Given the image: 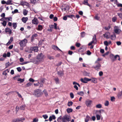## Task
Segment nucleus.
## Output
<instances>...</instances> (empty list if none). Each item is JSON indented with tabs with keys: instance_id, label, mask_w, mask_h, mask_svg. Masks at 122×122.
<instances>
[{
	"instance_id": "1",
	"label": "nucleus",
	"mask_w": 122,
	"mask_h": 122,
	"mask_svg": "<svg viewBox=\"0 0 122 122\" xmlns=\"http://www.w3.org/2000/svg\"><path fill=\"white\" fill-rule=\"evenodd\" d=\"M71 117L69 116L65 115L63 117L61 116L58 117L57 121L58 122H68L70 121Z\"/></svg>"
},
{
	"instance_id": "2",
	"label": "nucleus",
	"mask_w": 122,
	"mask_h": 122,
	"mask_svg": "<svg viewBox=\"0 0 122 122\" xmlns=\"http://www.w3.org/2000/svg\"><path fill=\"white\" fill-rule=\"evenodd\" d=\"M44 55L41 53L38 54L37 56V59H35L33 61V62L35 64H38L39 61H41L43 59Z\"/></svg>"
},
{
	"instance_id": "3",
	"label": "nucleus",
	"mask_w": 122,
	"mask_h": 122,
	"mask_svg": "<svg viewBox=\"0 0 122 122\" xmlns=\"http://www.w3.org/2000/svg\"><path fill=\"white\" fill-rule=\"evenodd\" d=\"M34 94L37 97H40L42 95L43 93L41 90L40 89H37L34 91Z\"/></svg>"
},
{
	"instance_id": "4",
	"label": "nucleus",
	"mask_w": 122,
	"mask_h": 122,
	"mask_svg": "<svg viewBox=\"0 0 122 122\" xmlns=\"http://www.w3.org/2000/svg\"><path fill=\"white\" fill-rule=\"evenodd\" d=\"M19 41L20 42L19 43V44L21 47L25 46H26V44L27 42V40L26 39H24L22 40H20Z\"/></svg>"
},
{
	"instance_id": "5",
	"label": "nucleus",
	"mask_w": 122,
	"mask_h": 122,
	"mask_svg": "<svg viewBox=\"0 0 122 122\" xmlns=\"http://www.w3.org/2000/svg\"><path fill=\"white\" fill-rule=\"evenodd\" d=\"M30 51H25L26 52L31 53L32 52V51H33L35 52H37L38 51V47L37 46H32L30 47Z\"/></svg>"
},
{
	"instance_id": "6",
	"label": "nucleus",
	"mask_w": 122,
	"mask_h": 122,
	"mask_svg": "<svg viewBox=\"0 0 122 122\" xmlns=\"http://www.w3.org/2000/svg\"><path fill=\"white\" fill-rule=\"evenodd\" d=\"M114 31L116 34H118L121 32V30L118 26H115L114 28Z\"/></svg>"
},
{
	"instance_id": "7",
	"label": "nucleus",
	"mask_w": 122,
	"mask_h": 122,
	"mask_svg": "<svg viewBox=\"0 0 122 122\" xmlns=\"http://www.w3.org/2000/svg\"><path fill=\"white\" fill-rule=\"evenodd\" d=\"M32 23L34 24L37 25L39 23V22L37 19L36 17H35L32 20Z\"/></svg>"
},
{
	"instance_id": "8",
	"label": "nucleus",
	"mask_w": 122,
	"mask_h": 122,
	"mask_svg": "<svg viewBox=\"0 0 122 122\" xmlns=\"http://www.w3.org/2000/svg\"><path fill=\"white\" fill-rule=\"evenodd\" d=\"M5 31L6 33L8 32L10 34H11L12 33V31L10 28L7 27L5 29Z\"/></svg>"
},
{
	"instance_id": "9",
	"label": "nucleus",
	"mask_w": 122,
	"mask_h": 122,
	"mask_svg": "<svg viewBox=\"0 0 122 122\" xmlns=\"http://www.w3.org/2000/svg\"><path fill=\"white\" fill-rule=\"evenodd\" d=\"M101 66V64H97L94 67V68L95 70L98 71L100 70Z\"/></svg>"
},
{
	"instance_id": "10",
	"label": "nucleus",
	"mask_w": 122,
	"mask_h": 122,
	"mask_svg": "<svg viewBox=\"0 0 122 122\" xmlns=\"http://www.w3.org/2000/svg\"><path fill=\"white\" fill-rule=\"evenodd\" d=\"M92 101L91 100H87L85 101V104L87 107L89 106L92 103Z\"/></svg>"
},
{
	"instance_id": "11",
	"label": "nucleus",
	"mask_w": 122,
	"mask_h": 122,
	"mask_svg": "<svg viewBox=\"0 0 122 122\" xmlns=\"http://www.w3.org/2000/svg\"><path fill=\"white\" fill-rule=\"evenodd\" d=\"M43 28V27L42 25H39L38 27L36 28V29L38 31H41Z\"/></svg>"
},
{
	"instance_id": "12",
	"label": "nucleus",
	"mask_w": 122,
	"mask_h": 122,
	"mask_svg": "<svg viewBox=\"0 0 122 122\" xmlns=\"http://www.w3.org/2000/svg\"><path fill=\"white\" fill-rule=\"evenodd\" d=\"M52 48L53 49L55 50H57L62 51H61L60 49L57 46L54 45H52Z\"/></svg>"
},
{
	"instance_id": "13",
	"label": "nucleus",
	"mask_w": 122,
	"mask_h": 122,
	"mask_svg": "<svg viewBox=\"0 0 122 122\" xmlns=\"http://www.w3.org/2000/svg\"><path fill=\"white\" fill-rule=\"evenodd\" d=\"M57 74L58 75H59L60 77L63 76L64 75L63 72L61 71H58Z\"/></svg>"
},
{
	"instance_id": "14",
	"label": "nucleus",
	"mask_w": 122,
	"mask_h": 122,
	"mask_svg": "<svg viewBox=\"0 0 122 122\" xmlns=\"http://www.w3.org/2000/svg\"><path fill=\"white\" fill-rule=\"evenodd\" d=\"M80 80L83 83H87L86 78V77H85L84 79L81 78Z\"/></svg>"
},
{
	"instance_id": "15",
	"label": "nucleus",
	"mask_w": 122,
	"mask_h": 122,
	"mask_svg": "<svg viewBox=\"0 0 122 122\" xmlns=\"http://www.w3.org/2000/svg\"><path fill=\"white\" fill-rule=\"evenodd\" d=\"M23 120L22 118H18L17 119H14L13 121V122H17L21 121Z\"/></svg>"
},
{
	"instance_id": "16",
	"label": "nucleus",
	"mask_w": 122,
	"mask_h": 122,
	"mask_svg": "<svg viewBox=\"0 0 122 122\" xmlns=\"http://www.w3.org/2000/svg\"><path fill=\"white\" fill-rule=\"evenodd\" d=\"M117 58H118V60L119 61H120V58L119 56L118 55H116L114 56V59H113V61H114L116 60H117Z\"/></svg>"
},
{
	"instance_id": "17",
	"label": "nucleus",
	"mask_w": 122,
	"mask_h": 122,
	"mask_svg": "<svg viewBox=\"0 0 122 122\" xmlns=\"http://www.w3.org/2000/svg\"><path fill=\"white\" fill-rule=\"evenodd\" d=\"M28 19V18L27 17H23L22 19V20L24 23H25L27 20Z\"/></svg>"
},
{
	"instance_id": "18",
	"label": "nucleus",
	"mask_w": 122,
	"mask_h": 122,
	"mask_svg": "<svg viewBox=\"0 0 122 122\" xmlns=\"http://www.w3.org/2000/svg\"><path fill=\"white\" fill-rule=\"evenodd\" d=\"M13 37H11L10 38V40L6 44V45H9L13 41Z\"/></svg>"
},
{
	"instance_id": "19",
	"label": "nucleus",
	"mask_w": 122,
	"mask_h": 122,
	"mask_svg": "<svg viewBox=\"0 0 122 122\" xmlns=\"http://www.w3.org/2000/svg\"><path fill=\"white\" fill-rule=\"evenodd\" d=\"M54 80L55 81L56 84H59L60 83L58 77L54 78Z\"/></svg>"
},
{
	"instance_id": "20",
	"label": "nucleus",
	"mask_w": 122,
	"mask_h": 122,
	"mask_svg": "<svg viewBox=\"0 0 122 122\" xmlns=\"http://www.w3.org/2000/svg\"><path fill=\"white\" fill-rule=\"evenodd\" d=\"M90 117L88 115H87L85 118V122H88L89 120Z\"/></svg>"
},
{
	"instance_id": "21",
	"label": "nucleus",
	"mask_w": 122,
	"mask_h": 122,
	"mask_svg": "<svg viewBox=\"0 0 122 122\" xmlns=\"http://www.w3.org/2000/svg\"><path fill=\"white\" fill-rule=\"evenodd\" d=\"M88 0H84V1L83 2V3L85 5L90 6L89 4L88 3Z\"/></svg>"
},
{
	"instance_id": "22",
	"label": "nucleus",
	"mask_w": 122,
	"mask_h": 122,
	"mask_svg": "<svg viewBox=\"0 0 122 122\" xmlns=\"http://www.w3.org/2000/svg\"><path fill=\"white\" fill-rule=\"evenodd\" d=\"M110 38L112 40H114L116 38V35L114 34L113 35H111V36Z\"/></svg>"
},
{
	"instance_id": "23",
	"label": "nucleus",
	"mask_w": 122,
	"mask_h": 122,
	"mask_svg": "<svg viewBox=\"0 0 122 122\" xmlns=\"http://www.w3.org/2000/svg\"><path fill=\"white\" fill-rule=\"evenodd\" d=\"M62 11H66V10H68L69 9V7L68 5L66 6V8H62L61 9Z\"/></svg>"
},
{
	"instance_id": "24",
	"label": "nucleus",
	"mask_w": 122,
	"mask_h": 122,
	"mask_svg": "<svg viewBox=\"0 0 122 122\" xmlns=\"http://www.w3.org/2000/svg\"><path fill=\"white\" fill-rule=\"evenodd\" d=\"M103 36L105 38H106L107 39H109L110 37L108 35V33H106L103 34Z\"/></svg>"
},
{
	"instance_id": "25",
	"label": "nucleus",
	"mask_w": 122,
	"mask_h": 122,
	"mask_svg": "<svg viewBox=\"0 0 122 122\" xmlns=\"http://www.w3.org/2000/svg\"><path fill=\"white\" fill-rule=\"evenodd\" d=\"M92 82L95 83H97V79L96 78H92Z\"/></svg>"
},
{
	"instance_id": "26",
	"label": "nucleus",
	"mask_w": 122,
	"mask_h": 122,
	"mask_svg": "<svg viewBox=\"0 0 122 122\" xmlns=\"http://www.w3.org/2000/svg\"><path fill=\"white\" fill-rule=\"evenodd\" d=\"M73 110L71 108H68L66 110V111L68 113H69L72 112Z\"/></svg>"
},
{
	"instance_id": "27",
	"label": "nucleus",
	"mask_w": 122,
	"mask_h": 122,
	"mask_svg": "<svg viewBox=\"0 0 122 122\" xmlns=\"http://www.w3.org/2000/svg\"><path fill=\"white\" fill-rule=\"evenodd\" d=\"M77 94L80 96H83L84 94V93L83 92L81 91L78 92L77 93Z\"/></svg>"
},
{
	"instance_id": "28",
	"label": "nucleus",
	"mask_w": 122,
	"mask_h": 122,
	"mask_svg": "<svg viewBox=\"0 0 122 122\" xmlns=\"http://www.w3.org/2000/svg\"><path fill=\"white\" fill-rule=\"evenodd\" d=\"M43 92L45 94L46 97H47L48 96V93L45 89L43 91Z\"/></svg>"
},
{
	"instance_id": "29",
	"label": "nucleus",
	"mask_w": 122,
	"mask_h": 122,
	"mask_svg": "<svg viewBox=\"0 0 122 122\" xmlns=\"http://www.w3.org/2000/svg\"><path fill=\"white\" fill-rule=\"evenodd\" d=\"M25 105H22L20 107V109L21 110H24L25 109Z\"/></svg>"
},
{
	"instance_id": "30",
	"label": "nucleus",
	"mask_w": 122,
	"mask_h": 122,
	"mask_svg": "<svg viewBox=\"0 0 122 122\" xmlns=\"http://www.w3.org/2000/svg\"><path fill=\"white\" fill-rule=\"evenodd\" d=\"M114 56L113 54H111L110 55V57L112 61H113V59H114Z\"/></svg>"
},
{
	"instance_id": "31",
	"label": "nucleus",
	"mask_w": 122,
	"mask_h": 122,
	"mask_svg": "<svg viewBox=\"0 0 122 122\" xmlns=\"http://www.w3.org/2000/svg\"><path fill=\"white\" fill-rule=\"evenodd\" d=\"M13 26L14 27V29L16 28L17 26V23H12Z\"/></svg>"
},
{
	"instance_id": "32",
	"label": "nucleus",
	"mask_w": 122,
	"mask_h": 122,
	"mask_svg": "<svg viewBox=\"0 0 122 122\" xmlns=\"http://www.w3.org/2000/svg\"><path fill=\"white\" fill-rule=\"evenodd\" d=\"M37 0L38 1V0H30L31 3L34 4L36 2Z\"/></svg>"
},
{
	"instance_id": "33",
	"label": "nucleus",
	"mask_w": 122,
	"mask_h": 122,
	"mask_svg": "<svg viewBox=\"0 0 122 122\" xmlns=\"http://www.w3.org/2000/svg\"><path fill=\"white\" fill-rule=\"evenodd\" d=\"M117 18L115 16L113 17L112 18V21L113 22H115L117 20Z\"/></svg>"
},
{
	"instance_id": "34",
	"label": "nucleus",
	"mask_w": 122,
	"mask_h": 122,
	"mask_svg": "<svg viewBox=\"0 0 122 122\" xmlns=\"http://www.w3.org/2000/svg\"><path fill=\"white\" fill-rule=\"evenodd\" d=\"M122 96V91L119 92L117 95V96L118 98H120Z\"/></svg>"
},
{
	"instance_id": "35",
	"label": "nucleus",
	"mask_w": 122,
	"mask_h": 122,
	"mask_svg": "<svg viewBox=\"0 0 122 122\" xmlns=\"http://www.w3.org/2000/svg\"><path fill=\"white\" fill-rule=\"evenodd\" d=\"M73 104V102L71 101L69 102L67 104V105L69 107L71 106Z\"/></svg>"
},
{
	"instance_id": "36",
	"label": "nucleus",
	"mask_w": 122,
	"mask_h": 122,
	"mask_svg": "<svg viewBox=\"0 0 122 122\" xmlns=\"http://www.w3.org/2000/svg\"><path fill=\"white\" fill-rule=\"evenodd\" d=\"M117 14L119 18L121 19H122V13H118Z\"/></svg>"
},
{
	"instance_id": "37",
	"label": "nucleus",
	"mask_w": 122,
	"mask_h": 122,
	"mask_svg": "<svg viewBox=\"0 0 122 122\" xmlns=\"http://www.w3.org/2000/svg\"><path fill=\"white\" fill-rule=\"evenodd\" d=\"M96 107L97 108H100L102 107V105L101 104H97L96 106Z\"/></svg>"
},
{
	"instance_id": "38",
	"label": "nucleus",
	"mask_w": 122,
	"mask_h": 122,
	"mask_svg": "<svg viewBox=\"0 0 122 122\" xmlns=\"http://www.w3.org/2000/svg\"><path fill=\"white\" fill-rule=\"evenodd\" d=\"M1 3L2 4H6L7 5H9L10 4L8 2H7L6 3L5 1L4 0H3L1 1Z\"/></svg>"
},
{
	"instance_id": "39",
	"label": "nucleus",
	"mask_w": 122,
	"mask_h": 122,
	"mask_svg": "<svg viewBox=\"0 0 122 122\" xmlns=\"http://www.w3.org/2000/svg\"><path fill=\"white\" fill-rule=\"evenodd\" d=\"M109 104V102L108 101H105L104 103V105L105 106H108Z\"/></svg>"
},
{
	"instance_id": "40",
	"label": "nucleus",
	"mask_w": 122,
	"mask_h": 122,
	"mask_svg": "<svg viewBox=\"0 0 122 122\" xmlns=\"http://www.w3.org/2000/svg\"><path fill=\"white\" fill-rule=\"evenodd\" d=\"M94 37H93L92 38V41H93V43L94 42H96V35H94Z\"/></svg>"
},
{
	"instance_id": "41",
	"label": "nucleus",
	"mask_w": 122,
	"mask_h": 122,
	"mask_svg": "<svg viewBox=\"0 0 122 122\" xmlns=\"http://www.w3.org/2000/svg\"><path fill=\"white\" fill-rule=\"evenodd\" d=\"M28 11H27L26 10H24L23 11V14L24 15H27Z\"/></svg>"
},
{
	"instance_id": "42",
	"label": "nucleus",
	"mask_w": 122,
	"mask_h": 122,
	"mask_svg": "<svg viewBox=\"0 0 122 122\" xmlns=\"http://www.w3.org/2000/svg\"><path fill=\"white\" fill-rule=\"evenodd\" d=\"M6 21L5 20H4L3 21V22L2 23V24L4 26H6Z\"/></svg>"
},
{
	"instance_id": "43",
	"label": "nucleus",
	"mask_w": 122,
	"mask_h": 122,
	"mask_svg": "<svg viewBox=\"0 0 122 122\" xmlns=\"http://www.w3.org/2000/svg\"><path fill=\"white\" fill-rule=\"evenodd\" d=\"M24 81V79H21V78H18V81H20L21 83L23 82Z\"/></svg>"
},
{
	"instance_id": "44",
	"label": "nucleus",
	"mask_w": 122,
	"mask_h": 122,
	"mask_svg": "<svg viewBox=\"0 0 122 122\" xmlns=\"http://www.w3.org/2000/svg\"><path fill=\"white\" fill-rule=\"evenodd\" d=\"M95 113L96 114H101V110H96L95 111Z\"/></svg>"
},
{
	"instance_id": "45",
	"label": "nucleus",
	"mask_w": 122,
	"mask_h": 122,
	"mask_svg": "<svg viewBox=\"0 0 122 122\" xmlns=\"http://www.w3.org/2000/svg\"><path fill=\"white\" fill-rule=\"evenodd\" d=\"M47 58L50 60L53 59H54L53 56H51L50 55H48L47 56Z\"/></svg>"
},
{
	"instance_id": "46",
	"label": "nucleus",
	"mask_w": 122,
	"mask_h": 122,
	"mask_svg": "<svg viewBox=\"0 0 122 122\" xmlns=\"http://www.w3.org/2000/svg\"><path fill=\"white\" fill-rule=\"evenodd\" d=\"M116 5H117L118 7H122V4L121 3H119L118 2L116 4Z\"/></svg>"
},
{
	"instance_id": "47",
	"label": "nucleus",
	"mask_w": 122,
	"mask_h": 122,
	"mask_svg": "<svg viewBox=\"0 0 122 122\" xmlns=\"http://www.w3.org/2000/svg\"><path fill=\"white\" fill-rule=\"evenodd\" d=\"M96 117L97 120H100L101 117L100 115H99L97 114Z\"/></svg>"
},
{
	"instance_id": "48",
	"label": "nucleus",
	"mask_w": 122,
	"mask_h": 122,
	"mask_svg": "<svg viewBox=\"0 0 122 122\" xmlns=\"http://www.w3.org/2000/svg\"><path fill=\"white\" fill-rule=\"evenodd\" d=\"M110 1L111 2H114V4H116L118 2V1H117V0H110Z\"/></svg>"
},
{
	"instance_id": "49",
	"label": "nucleus",
	"mask_w": 122,
	"mask_h": 122,
	"mask_svg": "<svg viewBox=\"0 0 122 122\" xmlns=\"http://www.w3.org/2000/svg\"><path fill=\"white\" fill-rule=\"evenodd\" d=\"M15 92L17 94V95L20 98H22V99H23V98H22V97L21 95L18 92L16 91Z\"/></svg>"
},
{
	"instance_id": "50",
	"label": "nucleus",
	"mask_w": 122,
	"mask_h": 122,
	"mask_svg": "<svg viewBox=\"0 0 122 122\" xmlns=\"http://www.w3.org/2000/svg\"><path fill=\"white\" fill-rule=\"evenodd\" d=\"M67 17H69L70 18H72L73 17H75V16L73 15H67Z\"/></svg>"
},
{
	"instance_id": "51",
	"label": "nucleus",
	"mask_w": 122,
	"mask_h": 122,
	"mask_svg": "<svg viewBox=\"0 0 122 122\" xmlns=\"http://www.w3.org/2000/svg\"><path fill=\"white\" fill-rule=\"evenodd\" d=\"M85 35V33L84 32H82L81 33V36L82 37H84Z\"/></svg>"
},
{
	"instance_id": "52",
	"label": "nucleus",
	"mask_w": 122,
	"mask_h": 122,
	"mask_svg": "<svg viewBox=\"0 0 122 122\" xmlns=\"http://www.w3.org/2000/svg\"><path fill=\"white\" fill-rule=\"evenodd\" d=\"M32 85L31 83L30 82L28 83L26 85V87H29L31 86Z\"/></svg>"
},
{
	"instance_id": "53",
	"label": "nucleus",
	"mask_w": 122,
	"mask_h": 122,
	"mask_svg": "<svg viewBox=\"0 0 122 122\" xmlns=\"http://www.w3.org/2000/svg\"><path fill=\"white\" fill-rule=\"evenodd\" d=\"M94 18L96 20H99L100 19V17H98L97 15H96L95 16Z\"/></svg>"
},
{
	"instance_id": "54",
	"label": "nucleus",
	"mask_w": 122,
	"mask_h": 122,
	"mask_svg": "<svg viewBox=\"0 0 122 122\" xmlns=\"http://www.w3.org/2000/svg\"><path fill=\"white\" fill-rule=\"evenodd\" d=\"M111 28L110 26H109L108 27H105L104 29L107 30H108Z\"/></svg>"
},
{
	"instance_id": "55",
	"label": "nucleus",
	"mask_w": 122,
	"mask_h": 122,
	"mask_svg": "<svg viewBox=\"0 0 122 122\" xmlns=\"http://www.w3.org/2000/svg\"><path fill=\"white\" fill-rule=\"evenodd\" d=\"M19 109L20 108L18 106H17L16 107L15 111L16 113L18 112Z\"/></svg>"
},
{
	"instance_id": "56",
	"label": "nucleus",
	"mask_w": 122,
	"mask_h": 122,
	"mask_svg": "<svg viewBox=\"0 0 122 122\" xmlns=\"http://www.w3.org/2000/svg\"><path fill=\"white\" fill-rule=\"evenodd\" d=\"M10 18L11 19V18L10 17H5V19L6 20H8V21H9L10 20H10Z\"/></svg>"
},
{
	"instance_id": "57",
	"label": "nucleus",
	"mask_w": 122,
	"mask_h": 122,
	"mask_svg": "<svg viewBox=\"0 0 122 122\" xmlns=\"http://www.w3.org/2000/svg\"><path fill=\"white\" fill-rule=\"evenodd\" d=\"M18 12V10L17 9H16L14 10V11L12 12V13H16Z\"/></svg>"
},
{
	"instance_id": "58",
	"label": "nucleus",
	"mask_w": 122,
	"mask_h": 122,
	"mask_svg": "<svg viewBox=\"0 0 122 122\" xmlns=\"http://www.w3.org/2000/svg\"><path fill=\"white\" fill-rule=\"evenodd\" d=\"M42 117L45 119H46L48 117V116L46 115H43Z\"/></svg>"
},
{
	"instance_id": "59",
	"label": "nucleus",
	"mask_w": 122,
	"mask_h": 122,
	"mask_svg": "<svg viewBox=\"0 0 122 122\" xmlns=\"http://www.w3.org/2000/svg\"><path fill=\"white\" fill-rule=\"evenodd\" d=\"M104 45H106L107 46L108 45V43L107 41H104Z\"/></svg>"
},
{
	"instance_id": "60",
	"label": "nucleus",
	"mask_w": 122,
	"mask_h": 122,
	"mask_svg": "<svg viewBox=\"0 0 122 122\" xmlns=\"http://www.w3.org/2000/svg\"><path fill=\"white\" fill-rule=\"evenodd\" d=\"M81 45L80 43H76V45L77 47H79Z\"/></svg>"
},
{
	"instance_id": "61",
	"label": "nucleus",
	"mask_w": 122,
	"mask_h": 122,
	"mask_svg": "<svg viewBox=\"0 0 122 122\" xmlns=\"http://www.w3.org/2000/svg\"><path fill=\"white\" fill-rule=\"evenodd\" d=\"M17 71H18L19 72H20L22 70L21 69L20 67H18L17 68Z\"/></svg>"
},
{
	"instance_id": "62",
	"label": "nucleus",
	"mask_w": 122,
	"mask_h": 122,
	"mask_svg": "<svg viewBox=\"0 0 122 122\" xmlns=\"http://www.w3.org/2000/svg\"><path fill=\"white\" fill-rule=\"evenodd\" d=\"M115 98L114 97H111V100L112 101H114L115 100Z\"/></svg>"
},
{
	"instance_id": "63",
	"label": "nucleus",
	"mask_w": 122,
	"mask_h": 122,
	"mask_svg": "<svg viewBox=\"0 0 122 122\" xmlns=\"http://www.w3.org/2000/svg\"><path fill=\"white\" fill-rule=\"evenodd\" d=\"M70 95L71 97L72 98H73L74 97V95L72 93H71L70 94Z\"/></svg>"
},
{
	"instance_id": "64",
	"label": "nucleus",
	"mask_w": 122,
	"mask_h": 122,
	"mask_svg": "<svg viewBox=\"0 0 122 122\" xmlns=\"http://www.w3.org/2000/svg\"><path fill=\"white\" fill-rule=\"evenodd\" d=\"M38 121V119H36V118H34L33 120V122H37Z\"/></svg>"
}]
</instances>
